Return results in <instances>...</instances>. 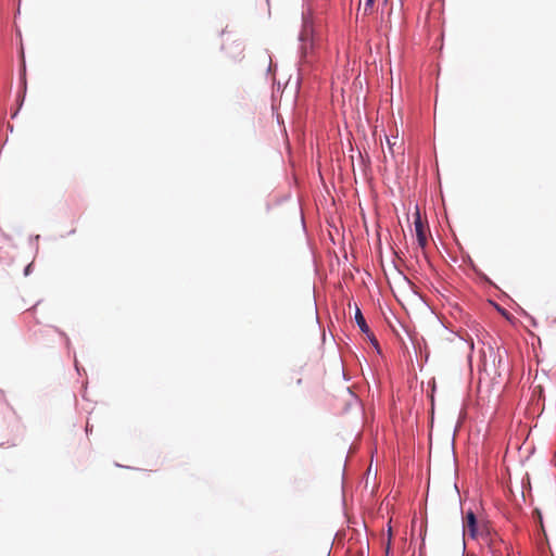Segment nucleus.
Returning a JSON list of instances; mask_svg holds the SVG:
<instances>
[{"label":"nucleus","instance_id":"nucleus-5","mask_svg":"<svg viewBox=\"0 0 556 556\" xmlns=\"http://www.w3.org/2000/svg\"><path fill=\"white\" fill-rule=\"evenodd\" d=\"M375 0H365L364 2V14H370L372 12Z\"/></svg>","mask_w":556,"mask_h":556},{"label":"nucleus","instance_id":"nucleus-2","mask_svg":"<svg viewBox=\"0 0 556 556\" xmlns=\"http://www.w3.org/2000/svg\"><path fill=\"white\" fill-rule=\"evenodd\" d=\"M414 225H415V231H416L418 245L421 249H425L428 244V236H427L428 229H427L426 225L422 223L420 213L418 211L415 214Z\"/></svg>","mask_w":556,"mask_h":556},{"label":"nucleus","instance_id":"nucleus-7","mask_svg":"<svg viewBox=\"0 0 556 556\" xmlns=\"http://www.w3.org/2000/svg\"><path fill=\"white\" fill-rule=\"evenodd\" d=\"M391 536V528H389V538ZM390 544H391V541L389 540L388 541V546H387V552L389 551L390 548Z\"/></svg>","mask_w":556,"mask_h":556},{"label":"nucleus","instance_id":"nucleus-4","mask_svg":"<svg viewBox=\"0 0 556 556\" xmlns=\"http://www.w3.org/2000/svg\"><path fill=\"white\" fill-rule=\"evenodd\" d=\"M232 50L230 56L233 59H241L243 56V45L239 41H232L229 46Z\"/></svg>","mask_w":556,"mask_h":556},{"label":"nucleus","instance_id":"nucleus-3","mask_svg":"<svg viewBox=\"0 0 556 556\" xmlns=\"http://www.w3.org/2000/svg\"><path fill=\"white\" fill-rule=\"evenodd\" d=\"M355 320H356L359 329L362 330V332L368 337V339L375 346H378V341H377L376 337L374 336V333L370 331L359 308L356 309Z\"/></svg>","mask_w":556,"mask_h":556},{"label":"nucleus","instance_id":"nucleus-8","mask_svg":"<svg viewBox=\"0 0 556 556\" xmlns=\"http://www.w3.org/2000/svg\"><path fill=\"white\" fill-rule=\"evenodd\" d=\"M538 389H539V393H541L542 392V387L539 386Z\"/></svg>","mask_w":556,"mask_h":556},{"label":"nucleus","instance_id":"nucleus-9","mask_svg":"<svg viewBox=\"0 0 556 556\" xmlns=\"http://www.w3.org/2000/svg\"><path fill=\"white\" fill-rule=\"evenodd\" d=\"M383 1H384V3H387V2H388V0H383Z\"/></svg>","mask_w":556,"mask_h":556},{"label":"nucleus","instance_id":"nucleus-1","mask_svg":"<svg viewBox=\"0 0 556 556\" xmlns=\"http://www.w3.org/2000/svg\"><path fill=\"white\" fill-rule=\"evenodd\" d=\"M484 526H479L476 515L472 510H468L464 516V535L477 539L479 534H482Z\"/></svg>","mask_w":556,"mask_h":556},{"label":"nucleus","instance_id":"nucleus-6","mask_svg":"<svg viewBox=\"0 0 556 556\" xmlns=\"http://www.w3.org/2000/svg\"><path fill=\"white\" fill-rule=\"evenodd\" d=\"M387 142H388L389 151L393 155L394 154L393 147L395 146V141H391L389 138H387Z\"/></svg>","mask_w":556,"mask_h":556}]
</instances>
